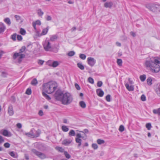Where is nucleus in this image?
<instances>
[{
	"label": "nucleus",
	"instance_id": "nucleus-30",
	"mask_svg": "<svg viewBox=\"0 0 160 160\" xmlns=\"http://www.w3.org/2000/svg\"><path fill=\"white\" fill-rule=\"evenodd\" d=\"M97 143L100 145H101L102 144H103L105 143V141L103 140H102L101 139H98L97 140Z\"/></svg>",
	"mask_w": 160,
	"mask_h": 160
},
{
	"label": "nucleus",
	"instance_id": "nucleus-24",
	"mask_svg": "<svg viewBox=\"0 0 160 160\" xmlns=\"http://www.w3.org/2000/svg\"><path fill=\"white\" fill-rule=\"evenodd\" d=\"M46 146L43 144H41L40 145V147L39 148V149L42 151H45L46 150Z\"/></svg>",
	"mask_w": 160,
	"mask_h": 160
},
{
	"label": "nucleus",
	"instance_id": "nucleus-51",
	"mask_svg": "<svg viewBox=\"0 0 160 160\" xmlns=\"http://www.w3.org/2000/svg\"><path fill=\"white\" fill-rule=\"evenodd\" d=\"M4 146L6 148H9L10 146V144L8 142H6L4 144Z\"/></svg>",
	"mask_w": 160,
	"mask_h": 160
},
{
	"label": "nucleus",
	"instance_id": "nucleus-59",
	"mask_svg": "<svg viewBox=\"0 0 160 160\" xmlns=\"http://www.w3.org/2000/svg\"><path fill=\"white\" fill-rule=\"evenodd\" d=\"M7 74L6 72H2V76L3 77H6Z\"/></svg>",
	"mask_w": 160,
	"mask_h": 160
},
{
	"label": "nucleus",
	"instance_id": "nucleus-20",
	"mask_svg": "<svg viewBox=\"0 0 160 160\" xmlns=\"http://www.w3.org/2000/svg\"><path fill=\"white\" fill-rule=\"evenodd\" d=\"M59 65L58 62L57 61H53L52 64V67L55 68L58 66Z\"/></svg>",
	"mask_w": 160,
	"mask_h": 160
},
{
	"label": "nucleus",
	"instance_id": "nucleus-37",
	"mask_svg": "<svg viewBox=\"0 0 160 160\" xmlns=\"http://www.w3.org/2000/svg\"><path fill=\"white\" fill-rule=\"evenodd\" d=\"M75 54V52L74 51H71L69 52L68 53V56L72 57L74 56Z\"/></svg>",
	"mask_w": 160,
	"mask_h": 160
},
{
	"label": "nucleus",
	"instance_id": "nucleus-17",
	"mask_svg": "<svg viewBox=\"0 0 160 160\" xmlns=\"http://www.w3.org/2000/svg\"><path fill=\"white\" fill-rule=\"evenodd\" d=\"M48 30V27H47V28L43 29L41 33V35H46L47 33Z\"/></svg>",
	"mask_w": 160,
	"mask_h": 160
},
{
	"label": "nucleus",
	"instance_id": "nucleus-4",
	"mask_svg": "<svg viewBox=\"0 0 160 160\" xmlns=\"http://www.w3.org/2000/svg\"><path fill=\"white\" fill-rule=\"evenodd\" d=\"M146 7L151 11L156 14L160 12V5L155 4H149L146 5Z\"/></svg>",
	"mask_w": 160,
	"mask_h": 160
},
{
	"label": "nucleus",
	"instance_id": "nucleus-46",
	"mask_svg": "<svg viewBox=\"0 0 160 160\" xmlns=\"http://www.w3.org/2000/svg\"><path fill=\"white\" fill-rule=\"evenodd\" d=\"M88 81L91 84H93L94 83V80L91 77H89L88 79Z\"/></svg>",
	"mask_w": 160,
	"mask_h": 160
},
{
	"label": "nucleus",
	"instance_id": "nucleus-10",
	"mask_svg": "<svg viewBox=\"0 0 160 160\" xmlns=\"http://www.w3.org/2000/svg\"><path fill=\"white\" fill-rule=\"evenodd\" d=\"M6 29V27L3 23L0 22V33L4 32Z\"/></svg>",
	"mask_w": 160,
	"mask_h": 160
},
{
	"label": "nucleus",
	"instance_id": "nucleus-5",
	"mask_svg": "<svg viewBox=\"0 0 160 160\" xmlns=\"http://www.w3.org/2000/svg\"><path fill=\"white\" fill-rule=\"evenodd\" d=\"M32 152L41 159H44L47 158V155L44 153L40 152L35 149L31 150Z\"/></svg>",
	"mask_w": 160,
	"mask_h": 160
},
{
	"label": "nucleus",
	"instance_id": "nucleus-25",
	"mask_svg": "<svg viewBox=\"0 0 160 160\" xmlns=\"http://www.w3.org/2000/svg\"><path fill=\"white\" fill-rule=\"evenodd\" d=\"M79 104L82 108H85L86 107V105L84 101H81L79 102Z\"/></svg>",
	"mask_w": 160,
	"mask_h": 160
},
{
	"label": "nucleus",
	"instance_id": "nucleus-62",
	"mask_svg": "<svg viewBox=\"0 0 160 160\" xmlns=\"http://www.w3.org/2000/svg\"><path fill=\"white\" fill-rule=\"evenodd\" d=\"M44 62V61L41 60H40L38 62V63L40 65H42Z\"/></svg>",
	"mask_w": 160,
	"mask_h": 160
},
{
	"label": "nucleus",
	"instance_id": "nucleus-31",
	"mask_svg": "<svg viewBox=\"0 0 160 160\" xmlns=\"http://www.w3.org/2000/svg\"><path fill=\"white\" fill-rule=\"evenodd\" d=\"M56 149L57 150L61 152H64V149L62 147H57L56 148Z\"/></svg>",
	"mask_w": 160,
	"mask_h": 160
},
{
	"label": "nucleus",
	"instance_id": "nucleus-1",
	"mask_svg": "<svg viewBox=\"0 0 160 160\" xmlns=\"http://www.w3.org/2000/svg\"><path fill=\"white\" fill-rule=\"evenodd\" d=\"M55 98L61 102L62 104L64 105H68L73 101L72 95L69 92H67L63 93L60 91H56L55 94Z\"/></svg>",
	"mask_w": 160,
	"mask_h": 160
},
{
	"label": "nucleus",
	"instance_id": "nucleus-35",
	"mask_svg": "<svg viewBox=\"0 0 160 160\" xmlns=\"http://www.w3.org/2000/svg\"><path fill=\"white\" fill-rule=\"evenodd\" d=\"M147 84L149 85H151L152 84V79L151 78H148L147 80Z\"/></svg>",
	"mask_w": 160,
	"mask_h": 160
},
{
	"label": "nucleus",
	"instance_id": "nucleus-42",
	"mask_svg": "<svg viewBox=\"0 0 160 160\" xmlns=\"http://www.w3.org/2000/svg\"><path fill=\"white\" fill-rule=\"evenodd\" d=\"M80 58L83 60H85L86 58V56L84 54H81L79 55Z\"/></svg>",
	"mask_w": 160,
	"mask_h": 160
},
{
	"label": "nucleus",
	"instance_id": "nucleus-21",
	"mask_svg": "<svg viewBox=\"0 0 160 160\" xmlns=\"http://www.w3.org/2000/svg\"><path fill=\"white\" fill-rule=\"evenodd\" d=\"M78 67L81 70H83L84 69V66L80 63H78L77 64Z\"/></svg>",
	"mask_w": 160,
	"mask_h": 160
},
{
	"label": "nucleus",
	"instance_id": "nucleus-41",
	"mask_svg": "<svg viewBox=\"0 0 160 160\" xmlns=\"http://www.w3.org/2000/svg\"><path fill=\"white\" fill-rule=\"evenodd\" d=\"M53 62V60H48L47 62V64L49 66L52 67V63Z\"/></svg>",
	"mask_w": 160,
	"mask_h": 160
},
{
	"label": "nucleus",
	"instance_id": "nucleus-13",
	"mask_svg": "<svg viewBox=\"0 0 160 160\" xmlns=\"http://www.w3.org/2000/svg\"><path fill=\"white\" fill-rule=\"evenodd\" d=\"M71 142L72 141L70 140L65 139L62 141V143L65 146H68L70 144Z\"/></svg>",
	"mask_w": 160,
	"mask_h": 160
},
{
	"label": "nucleus",
	"instance_id": "nucleus-9",
	"mask_svg": "<svg viewBox=\"0 0 160 160\" xmlns=\"http://www.w3.org/2000/svg\"><path fill=\"white\" fill-rule=\"evenodd\" d=\"M25 54H21L19 53H15L13 55V58L14 59H15L18 57H19V59H22L24 58Z\"/></svg>",
	"mask_w": 160,
	"mask_h": 160
},
{
	"label": "nucleus",
	"instance_id": "nucleus-53",
	"mask_svg": "<svg viewBox=\"0 0 160 160\" xmlns=\"http://www.w3.org/2000/svg\"><path fill=\"white\" fill-rule=\"evenodd\" d=\"M14 17L17 21H18L21 19V17L18 15H15Z\"/></svg>",
	"mask_w": 160,
	"mask_h": 160
},
{
	"label": "nucleus",
	"instance_id": "nucleus-61",
	"mask_svg": "<svg viewBox=\"0 0 160 160\" xmlns=\"http://www.w3.org/2000/svg\"><path fill=\"white\" fill-rule=\"evenodd\" d=\"M38 114L40 116H43V111L42 110H40L39 111V112H38Z\"/></svg>",
	"mask_w": 160,
	"mask_h": 160
},
{
	"label": "nucleus",
	"instance_id": "nucleus-28",
	"mask_svg": "<svg viewBox=\"0 0 160 160\" xmlns=\"http://www.w3.org/2000/svg\"><path fill=\"white\" fill-rule=\"evenodd\" d=\"M58 38V36L56 35H54L52 36L50 38V40L52 41H54L55 40L57 39Z\"/></svg>",
	"mask_w": 160,
	"mask_h": 160
},
{
	"label": "nucleus",
	"instance_id": "nucleus-3",
	"mask_svg": "<svg viewBox=\"0 0 160 160\" xmlns=\"http://www.w3.org/2000/svg\"><path fill=\"white\" fill-rule=\"evenodd\" d=\"M57 87V84L54 81H50L43 85V90L48 94L53 92Z\"/></svg>",
	"mask_w": 160,
	"mask_h": 160
},
{
	"label": "nucleus",
	"instance_id": "nucleus-55",
	"mask_svg": "<svg viewBox=\"0 0 160 160\" xmlns=\"http://www.w3.org/2000/svg\"><path fill=\"white\" fill-rule=\"evenodd\" d=\"M34 23L36 25H40L41 24V22L39 20H37Z\"/></svg>",
	"mask_w": 160,
	"mask_h": 160
},
{
	"label": "nucleus",
	"instance_id": "nucleus-64",
	"mask_svg": "<svg viewBox=\"0 0 160 160\" xmlns=\"http://www.w3.org/2000/svg\"><path fill=\"white\" fill-rule=\"evenodd\" d=\"M17 127L19 128H22V125L20 123H18L17 124Z\"/></svg>",
	"mask_w": 160,
	"mask_h": 160
},
{
	"label": "nucleus",
	"instance_id": "nucleus-11",
	"mask_svg": "<svg viewBox=\"0 0 160 160\" xmlns=\"http://www.w3.org/2000/svg\"><path fill=\"white\" fill-rule=\"evenodd\" d=\"M8 113L10 116H12L13 114V108L12 105H10L8 107Z\"/></svg>",
	"mask_w": 160,
	"mask_h": 160
},
{
	"label": "nucleus",
	"instance_id": "nucleus-47",
	"mask_svg": "<svg viewBox=\"0 0 160 160\" xmlns=\"http://www.w3.org/2000/svg\"><path fill=\"white\" fill-rule=\"evenodd\" d=\"M111 96L108 94L106 97V99L108 102H110L111 101Z\"/></svg>",
	"mask_w": 160,
	"mask_h": 160
},
{
	"label": "nucleus",
	"instance_id": "nucleus-2",
	"mask_svg": "<svg viewBox=\"0 0 160 160\" xmlns=\"http://www.w3.org/2000/svg\"><path fill=\"white\" fill-rule=\"evenodd\" d=\"M160 61L157 59H155L153 61L152 60H146L144 64L147 68H149L152 72L156 73L160 70Z\"/></svg>",
	"mask_w": 160,
	"mask_h": 160
},
{
	"label": "nucleus",
	"instance_id": "nucleus-8",
	"mask_svg": "<svg viewBox=\"0 0 160 160\" xmlns=\"http://www.w3.org/2000/svg\"><path fill=\"white\" fill-rule=\"evenodd\" d=\"M0 132L1 134L5 137H10L12 136L11 133L6 129H2L0 131Z\"/></svg>",
	"mask_w": 160,
	"mask_h": 160
},
{
	"label": "nucleus",
	"instance_id": "nucleus-49",
	"mask_svg": "<svg viewBox=\"0 0 160 160\" xmlns=\"http://www.w3.org/2000/svg\"><path fill=\"white\" fill-rule=\"evenodd\" d=\"M102 81H98L97 83V85L98 87H100L102 86Z\"/></svg>",
	"mask_w": 160,
	"mask_h": 160
},
{
	"label": "nucleus",
	"instance_id": "nucleus-50",
	"mask_svg": "<svg viewBox=\"0 0 160 160\" xmlns=\"http://www.w3.org/2000/svg\"><path fill=\"white\" fill-rule=\"evenodd\" d=\"M92 147L94 149H97L98 148V146L95 143H93L92 144Z\"/></svg>",
	"mask_w": 160,
	"mask_h": 160
},
{
	"label": "nucleus",
	"instance_id": "nucleus-18",
	"mask_svg": "<svg viewBox=\"0 0 160 160\" xmlns=\"http://www.w3.org/2000/svg\"><path fill=\"white\" fill-rule=\"evenodd\" d=\"M9 154L11 156L14 158H17L18 155L16 153H15L13 151H12L9 152Z\"/></svg>",
	"mask_w": 160,
	"mask_h": 160
},
{
	"label": "nucleus",
	"instance_id": "nucleus-52",
	"mask_svg": "<svg viewBox=\"0 0 160 160\" xmlns=\"http://www.w3.org/2000/svg\"><path fill=\"white\" fill-rule=\"evenodd\" d=\"M76 138H83L84 137H82L81 136V135L80 133H78L76 135Z\"/></svg>",
	"mask_w": 160,
	"mask_h": 160
},
{
	"label": "nucleus",
	"instance_id": "nucleus-60",
	"mask_svg": "<svg viewBox=\"0 0 160 160\" xmlns=\"http://www.w3.org/2000/svg\"><path fill=\"white\" fill-rule=\"evenodd\" d=\"M52 18L49 15H48L47 16L46 19L47 21H50L52 20Z\"/></svg>",
	"mask_w": 160,
	"mask_h": 160
},
{
	"label": "nucleus",
	"instance_id": "nucleus-43",
	"mask_svg": "<svg viewBox=\"0 0 160 160\" xmlns=\"http://www.w3.org/2000/svg\"><path fill=\"white\" fill-rule=\"evenodd\" d=\"M26 93L28 95H30L31 94V90L30 88H28L26 92Z\"/></svg>",
	"mask_w": 160,
	"mask_h": 160
},
{
	"label": "nucleus",
	"instance_id": "nucleus-15",
	"mask_svg": "<svg viewBox=\"0 0 160 160\" xmlns=\"http://www.w3.org/2000/svg\"><path fill=\"white\" fill-rule=\"evenodd\" d=\"M40 133V131L39 130L35 131V133H32V136L33 137H38L39 136Z\"/></svg>",
	"mask_w": 160,
	"mask_h": 160
},
{
	"label": "nucleus",
	"instance_id": "nucleus-48",
	"mask_svg": "<svg viewBox=\"0 0 160 160\" xmlns=\"http://www.w3.org/2000/svg\"><path fill=\"white\" fill-rule=\"evenodd\" d=\"M141 100L143 101H145L146 100V98L145 95L144 94L142 95L141 97Z\"/></svg>",
	"mask_w": 160,
	"mask_h": 160
},
{
	"label": "nucleus",
	"instance_id": "nucleus-29",
	"mask_svg": "<svg viewBox=\"0 0 160 160\" xmlns=\"http://www.w3.org/2000/svg\"><path fill=\"white\" fill-rule=\"evenodd\" d=\"M153 113L154 114H158L159 115L160 114V108L157 109H154L153 110Z\"/></svg>",
	"mask_w": 160,
	"mask_h": 160
},
{
	"label": "nucleus",
	"instance_id": "nucleus-44",
	"mask_svg": "<svg viewBox=\"0 0 160 160\" xmlns=\"http://www.w3.org/2000/svg\"><path fill=\"white\" fill-rule=\"evenodd\" d=\"M119 130L121 132L123 131L124 130V126H123L122 125H121L120 126Z\"/></svg>",
	"mask_w": 160,
	"mask_h": 160
},
{
	"label": "nucleus",
	"instance_id": "nucleus-32",
	"mask_svg": "<svg viewBox=\"0 0 160 160\" xmlns=\"http://www.w3.org/2000/svg\"><path fill=\"white\" fill-rule=\"evenodd\" d=\"M43 95L47 99L49 100L51 99V98L49 95L46 94L45 92H43L42 93Z\"/></svg>",
	"mask_w": 160,
	"mask_h": 160
},
{
	"label": "nucleus",
	"instance_id": "nucleus-34",
	"mask_svg": "<svg viewBox=\"0 0 160 160\" xmlns=\"http://www.w3.org/2000/svg\"><path fill=\"white\" fill-rule=\"evenodd\" d=\"M38 14L39 16H42L43 14V12L42 11L41 9H39L37 11Z\"/></svg>",
	"mask_w": 160,
	"mask_h": 160
},
{
	"label": "nucleus",
	"instance_id": "nucleus-33",
	"mask_svg": "<svg viewBox=\"0 0 160 160\" xmlns=\"http://www.w3.org/2000/svg\"><path fill=\"white\" fill-rule=\"evenodd\" d=\"M146 78V77L145 75H141L140 77V79L142 82L144 81L145 80Z\"/></svg>",
	"mask_w": 160,
	"mask_h": 160
},
{
	"label": "nucleus",
	"instance_id": "nucleus-6",
	"mask_svg": "<svg viewBox=\"0 0 160 160\" xmlns=\"http://www.w3.org/2000/svg\"><path fill=\"white\" fill-rule=\"evenodd\" d=\"M43 45L44 49L45 51H51L52 50L51 44L48 41H46Z\"/></svg>",
	"mask_w": 160,
	"mask_h": 160
},
{
	"label": "nucleus",
	"instance_id": "nucleus-54",
	"mask_svg": "<svg viewBox=\"0 0 160 160\" xmlns=\"http://www.w3.org/2000/svg\"><path fill=\"white\" fill-rule=\"evenodd\" d=\"M16 36H17V34L16 33H14V34H13L12 36V38L14 41H15L16 40Z\"/></svg>",
	"mask_w": 160,
	"mask_h": 160
},
{
	"label": "nucleus",
	"instance_id": "nucleus-16",
	"mask_svg": "<svg viewBox=\"0 0 160 160\" xmlns=\"http://www.w3.org/2000/svg\"><path fill=\"white\" fill-rule=\"evenodd\" d=\"M113 5L112 2H106L104 4V7L106 8H111Z\"/></svg>",
	"mask_w": 160,
	"mask_h": 160
},
{
	"label": "nucleus",
	"instance_id": "nucleus-58",
	"mask_svg": "<svg viewBox=\"0 0 160 160\" xmlns=\"http://www.w3.org/2000/svg\"><path fill=\"white\" fill-rule=\"evenodd\" d=\"M75 85L76 88L78 90H80V87L78 84L75 83Z\"/></svg>",
	"mask_w": 160,
	"mask_h": 160
},
{
	"label": "nucleus",
	"instance_id": "nucleus-12",
	"mask_svg": "<svg viewBox=\"0 0 160 160\" xmlns=\"http://www.w3.org/2000/svg\"><path fill=\"white\" fill-rule=\"evenodd\" d=\"M97 94L100 97H102L104 95L103 91L100 88L96 90Z\"/></svg>",
	"mask_w": 160,
	"mask_h": 160
},
{
	"label": "nucleus",
	"instance_id": "nucleus-40",
	"mask_svg": "<svg viewBox=\"0 0 160 160\" xmlns=\"http://www.w3.org/2000/svg\"><path fill=\"white\" fill-rule=\"evenodd\" d=\"M146 127L148 130H150L151 128V124L150 123H147L146 125Z\"/></svg>",
	"mask_w": 160,
	"mask_h": 160
},
{
	"label": "nucleus",
	"instance_id": "nucleus-57",
	"mask_svg": "<svg viewBox=\"0 0 160 160\" xmlns=\"http://www.w3.org/2000/svg\"><path fill=\"white\" fill-rule=\"evenodd\" d=\"M17 38L19 41H21L22 39V36L20 35H18L17 36Z\"/></svg>",
	"mask_w": 160,
	"mask_h": 160
},
{
	"label": "nucleus",
	"instance_id": "nucleus-14",
	"mask_svg": "<svg viewBox=\"0 0 160 160\" xmlns=\"http://www.w3.org/2000/svg\"><path fill=\"white\" fill-rule=\"evenodd\" d=\"M125 86L127 89L129 91H133L134 90V86L132 85L129 86L128 83H126L125 84Z\"/></svg>",
	"mask_w": 160,
	"mask_h": 160
},
{
	"label": "nucleus",
	"instance_id": "nucleus-36",
	"mask_svg": "<svg viewBox=\"0 0 160 160\" xmlns=\"http://www.w3.org/2000/svg\"><path fill=\"white\" fill-rule=\"evenodd\" d=\"M20 33L23 35H25L26 33L25 30L23 28H21L20 29Z\"/></svg>",
	"mask_w": 160,
	"mask_h": 160
},
{
	"label": "nucleus",
	"instance_id": "nucleus-27",
	"mask_svg": "<svg viewBox=\"0 0 160 160\" xmlns=\"http://www.w3.org/2000/svg\"><path fill=\"white\" fill-rule=\"evenodd\" d=\"M62 130L65 132H68L69 130V128L66 126L63 125L62 127Z\"/></svg>",
	"mask_w": 160,
	"mask_h": 160
},
{
	"label": "nucleus",
	"instance_id": "nucleus-63",
	"mask_svg": "<svg viewBox=\"0 0 160 160\" xmlns=\"http://www.w3.org/2000/svg\"><path fill=\"white\" fill-rule=\"evenodd\" d=\"M4 141V140L3 137L1 136H0V144L3 142Z\"/></svg>",
	"mask_w": 160,
	"mask_h": 160
},
{
	"label": "nucleus",
	"instance_id": "nucleus-22",
	"mask_svg": "<svg viewBox=\"0 0 160 160\" xmlns=\"http://www.w3.org/2000/svg\"><path fill=\"white\" fill-rule=\"evenodd\" d=\"M4 21L6 23L9 25L11 24V21L10 18H7L4 19Z\"/></svg>",
	"mask_w": 160,
	"mask_h": 160
},
{
	"label": "nucleus",
	"instance_id": "nucleus-39",
	"mask_svg": "<svg viewBox=\"0 0 160 160\" xmlns=\"http://www.w3.org/2000/svg\"><path fill=\"white\" fill-rule=\"evenodd\" d=\"M117 63H118V64L120 66H121L122 65V60L121 59H117Z\"/></svg>",
	"mask_w": 160,
	"mask_h": 160
},
{
	"label": "nucleus",
	"instance_id": "nucleus-45",
	"mask_svg": "<svg viewBox=\"0 0 160 160\" xmlns=\"http://www.w3.org/2000/svg\"><path fill=\"white\" fill-rule=\"evenodd\" d=\"M26 49V47L25 46H23L22 48L20 49L19 53L23 52Z\"/></svg>",
	"mask_w": 160,
	"mask_h": 160
},
{
	"label": "nucleus",
	"instance_id": "nucleus-7",
	"mask_svg": "<svg viewBox=\"0 0 160 160\" xmlns=\"http://www.w3.org/2000/svg\"><path fill=\"white\" fill-rule=\"evenodd\" d=\"M87 61L88 64L92 67L94 65L96 62V60L92 57L88 58Z\"/></svg>",
	"mask_w": 160,
	"mask_h": 160
},
{
	"label": "nucleus",
	"instance_id": "nucleus-23",
	"mask_svg": "<svg viewBox=\"0 0 160 160\" xmlns=\"http://www.w3.org/2000/svg\"><path fill=\"white\" fill-rule=\"evenodd\" d=\"M31 84L33 86H36L38 84V81L36 78H34L31 81Z\"/></svg>",
	"mask_w": 160,
	"mask_h": 160
},
{
	"label": "nucleus",
	"instance_id": "nucleus-19",
	"mask_svg": "<svg viewBox=\"0 0 160 160\" xmlns=\"http://www.w3.org/2000/svg\"><path fill=\"white\" fill-rule=\"evenodd\" d=\"M75 141L77 143H78V147H80L81 145L82 140L81 139L76 138Z\"/></svg>",
	"mask_w": 160,
	"mask_h": 160
},
{
	"label": "nucleus",
	"instance_id": "nucleus-26",
	"mask_svg": "<svg viewBox=\"0 0 160 160\" xmlns=\"http://www.w3.org/2000/svg\"><path fill=\"white\" fill-rule=\"evenodd\" d=\"M68 135L69 136H75V131L73 130H70L68 133Z\"/></svg>",
	"mask_w": 160,
	"mask_h": 160
},
{
	"label": "nucleus",
	"instance_id": "nucleus-56",
	"mask_svg": "<svg viewBox=\"0 0 160 160\" xmlns=\"http://www.w3.org/2000/svg\"><path fill=\"white\" fill-rule=\"evenodd\" d=\"M36 36H34V38H35V37H40L41 36H42V35H41V34H40L39 32L38 31H37V30L36 31Z\"/></svg>",
	"mask_w": 160,
	"mask_h": 160
},
{
	"label": "nucleus",
	"instance_id": "nucleus-38",
	"mask_svg": "<svg viewBox=\"0 0 160 160\" xmlns=\"http://www.w3.org/2000/svg\"><path fill=\"white\" fill-rule=\"evenodd\" d=\"M64 154L65 157L68 159H69L71 158L70 155L66 151L64 152Z\"/></svg>",
	"mask_w": 160,
	"mask_h": 160
}]
</instances>
